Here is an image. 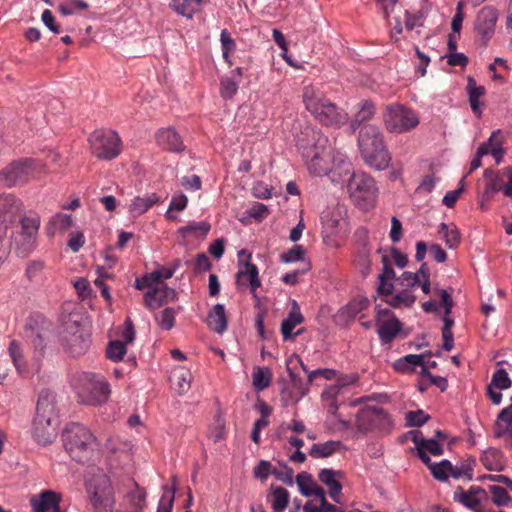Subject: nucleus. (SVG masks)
<instances>
[{
    "instance_id": "obj_22",
    "label": "nucleus",
    "mask_w": 512,
    "mask_h": 512,
    "mask_svg": "<svg viewBox=\"0 0 512 512\" xmlns=\"http://www.w3.org/2000/svg\"><path fill=\"white\" fill-rule=\"evenodd\" d=\"M512 381L505 369H498L492 376L491 383L487 387L488 395L491 401L499 405L502 400V394L495 389L505 390L511 387Z\"/></svg>"
},
{
    "instance_id": "obj_11",
    "label": "nucleus",
    "mask_w": 512,
    "mask_h": 512,
    "mask_svg": "<svg viewBox=\"0 0 512 512\" xmlns=\"http://www.w3.org/2000/svg\"><path fill=\"white\" fill-rule=\"evenodd\" d=\"M93 155L99 159L111 160L121 152V139L115 131L100 129L88 138Z\"/></svg>"
},
{
    "instance_id": "obj_8",
    "label": "nucleus",
    "mask_w": 512,
    "mask_h": 512,
    "mask_svg": "<svg viewBox=\"0 0 512 512\" xmlns=\"http://www.w3.org/2000/svg\"><path fill=\"white\" fill-rule=\"evenodd\" d=\"M19 223L12 233V245L19 256L27 257L36 248L41 220L36 213H30L21 217Z\"/></svg>"
},
{
    "instance_id": "obj_62",
    "label": "nucleus",
    "mask_w": 512,
    "mask_h": 512,
    "mask_svg": "<svg viewBox=\"0 0 512 512\" xmlns=\"http://www.w3.org/2000/svg\"><path fill=\"white\" fill-rule=\"evenodd\" d=\"M397 281L401 286L407 287L406 289H408L417 286L420 283V278L418 277V274L404 272Z\"/></svg>"
},
{
    "instance_id": "obj_29",
    "label": "nucleus",
    "mask_w": 512,
    "mask_h": 512,
    "mask_svg": "<svg viewBox=\"0 0 512 512\" xmlns=\"http://www.w3.org/2000/svg\"><path fill=\"white\" fill-rule=\"evenodd\" d=\"M207 324L211 330L222 334L227 329V317L224 305L216 304L208 314Z\"/></svg>"
},
{
    "instance_id": "obj_14",
    "label": "nucleus",
    "mask_w": 512,
    "mask_h": 512,
    "mask_svg": "<svg viewBox=\"0 0 512 512\" xmlns=\"http://www.w3.org/2000/svg\"><path fill=\"white\" fill-rule=\"evenodd\" d=\"M23 212V203L14 194L4 193L0 196V240L7 234Z\"/></svg>"
},
{
    "instance_id": "obj_23",
    "label": "nucleus",
    "mask_w": 512,
    "mask_h": 512,
    "mask_svg": "<svg viewBox=\"0 0 512 512\" xmlns=\"http://www.w3.org/2000/svg\"><path fill=\"white\" fill-rule=\"evenodd\" d=\"M304 321L300 307L296 300H291V309L281 323V333L285 341L293 339L294 328Z\"/></svg>"
},
{
    "instance_id": "obj_3",
    "label": "nucleus",
    "mask_w": 512,
    "mask_h": 512,
    "mask_svg": "<svg viewBox=\"0 0 512 512\" xmlns=\"http://www.w3.org/2000/svg\"><path fill=\"white\" fill-rule=\"evenodd\" d=\"M73 386L78 403L87 406H101L108 401L111 394L110 384L104 376L97 373L77 374Z\"/></svg>"
},
{
    "instance_id": "obj_17",
    "label": "nucleus",
    "mask_w": 512,
    "mask_h": 512,
    "mask_svg": "<svg viewBox=\"0 0 512 512\" xmlns=\"http://www.w3.org/2000/svg\"><path fill=\"white\" fill-rule=\"evenodd\" d=\"M94 482V489L90 492L92 506L96 510H111L115 500L109 479L105 475H102L97 477Z\"/></svg>"
},
{
    "instance_id": "obj_46",
    "label": "nucleus",
    "mask_w": 512,
    "mask_h": 512,
    "mask_svg": "<svg viewBox=\"0 0 512 512\" xmlns=\"http://www.w3.org/2000/svg\"><path fill=\"white\" fill-rule=\"evenodd\" d=\"M161 284H163V281L160 280L159 275L156 273V271H154L143 276L141 279H137L135 282V287L138 290H143L145 288L151 290L154 287L160 286Z\"/></svg>"
},
{
    "instance_id": "obj_1",
    "label": "nucleus",
    "mask_w": 512,
    "mask_h": 512,
    "mask_svg": "<svg viewBox=\"0 0 512 512\" xmlns=\"http://www.w3.org/2000/svg\"><path fill=\"white\" fill-rule=\"evenodd\" d=\"M305 108L321 124L329 127H340L347 121V113L331 102L317 87L308 85L302 93Z\"/></svg>"
},
{
    "instance_id": "obj_35",
    "label": "nucleus",
    "mask_w": 512,
    "mask_h": 512,
    "mask_svg": "<svg viewBox=\"0 0 512 512\" xmlns=\"http://www.w3.org/2000/svg\"><path fill=\"white\" fill-rule=\"evenodd\" d=\"M438 234L445 241L448 248L454 249L460 244V233L456 226L441 223L439 225Z\"/></svg>"
},
{
    "instance_id": "obj_32",
    "label": "nucleus",
    "mask_w": 512,
    "mask_h": 512,
    "mask_svg": "<svg viewBox=\"0 0 512 512\" xmlns=\"http://www.w3.org/2000/svg\"><path fill=\"white\" fill-rule=\"evenodd\" d=\"M192 375L183 367L173 370L170 381L179 394H183L190 388Z\"/></svg>"
},
{
    "instance_id": "obj_24",
    "label": "nucleus",
    "mask_w": 512,
    "mask_h": 512,
    "mask_svg": "<svg viewBox=\"0 0 512 512\" xmlns=\"http://www.w3.org/2000/svg\"><path fill=\"white\" fill-rule=\"evenodd\" d=\"M296 483L302 495L306 497L315 495L320 498L321 503H323V499H326L324 489L313 481L309 473H299L296 476Z\"/></svg>"
},
{
    "instance_id": "obj_34",
    "label": "nucleus",
    "mask_w": 512,
    "mask_h": 512,
    "mask_svg": "<svg viewBox=\"0 0 512 512\" xmlns=\"http://www.w3.org/2000/svg\"><path fill=\"white\" fill-rule=\"evenodd\" d=\"M269 501L274 512H283L289 503V493L279 486H271Z\"/></svg>"
},
{
    "instance_id": "obj_16",
    "label": "nucleus",
    "mask_w": 512,
    "mask_h": 512,
    "mask_svg": "<svg viewBox=\"0 0 512 512\" xmlns=\"http://www.w3.org/2000/svg\"><path fill=\"white\" fill-rule=\"evenodd\" d=\"M377 333L383 344H389L398 335L402 328L401 322L392 315L387 308H377L376 313Z\"/></svg>"
},
{
    "instance_id": "obj_41",
    "label": "nucleus",
    "mask_w": 512,
    "mask_h": 512,
    "mask_svg": "<svg viewBox=\"0 0 512 512\" xmlns=\"http://www.w3.org/2000/svg\"><path fill=\"white\" fill-rule=\"evenodd\" d=\"M484 177L488 179L485 186V194L503 191V179L498 173L491 169H486L484 171Z\"/></svg>"
},
{
    "instance_id": "obj_55",
    "label": "nucleus",
    "mask_w": 512,
    "mask_h": 512,
    "mask_svg": "<svg viewBox=\"0 0 512 512\" xmlns=\"http://www.w3.org/2000/svg\"><path fill=\"white\" fill-rule=\"evenodd\" d=\"M311 269L310 262H305L303 267L296 269L292 272L286 273L282 276V281L285 284L295 285L299 282L300 276L307 273Z\"/></svg>"
},
{
    "instance_id": "obj_56",
    "label": "nucleus",
    "mask_w": 512,
    "mask_h": 512,
    "mask_svg": "<svg viewBox=\"0 0 512 512\" xmlns=\"http://www.w3.org/2000/svg\"><path fill=\"white\" fill-rule=\"evenodd\" d=\"M429 419L423 410L410 411L406 414L407 425L409 427H420Z\"/></svg>"
},
{
    "instance_id": "obj_50",
    "label": "nucleus",
    "mask_w": 512,
    "mask_h": 512,
    "mask_svg": "<svg viewBox=\"0 0 512 512\" xmlns=\"http://www.w3.org/2000/svg\"><path fill=\"white\" fill-rule=\"evenodd\" d=\"M220 41H221V46H222L223 58L225 59L226 62L230 63L229 57H230V53L235 50V47H236L235 41L230 36L229 32L226 29L222 30L221 35H220Z\"/></svg>"
},
{
    "instance_id": "obj_19",
    "label": "nucleus",
    "mask_w": 512,
    "mask_h": 512,
    "mask_svg": "<svg viewBox=\"0 0 512 512\" xmlns=\"http://www.w3.org/2000/svg\"><path fill=\"white\" fill-rule=\"evenodd\" d=\"M54 420L55 418L35 416L32 426V436L38 444L46 446L53 442L56 437V428L53 425Z\"/></svg>"
},
{
    "instance_id": "obj_10",
    "label": "nucleus",
    "mask_w": 512,
    "mask_h": 512,
    "mask_svg": "<svg viewBox=\"0 0 512 512\" xmlns=\"http://www.w3.org/2000/svg\"><path fill=\"white\" fill-rule=\"evenodd\" d=\"M383 121L386 129L391 133H404L415 128L419 124L417 114L401 105H388L383 114Z\"/></svg>"
},
{
    "instance_id": "obj_30",
    "label": "nucleus",
    "mask_w": 512,
    "mask_h": 512,
    "mask_svg": "<svg viewBox=\"0 0 512 512\" xmlns=\"http://www.w3.org/2000/svg\"><path fill=\"white\" fill-rule=\"evenodd\" d=\"M159 201L160 197L156 193L135 197L129 206V212L133 217L141 216Z\"/></svg>"
},
{
    "instance_id": "obj_59",
    "label": "nucleus",
    "mask_w": 512,
    "mask_h": 512,
    "mask_svg": "<svg viewBox=\"0 0 512 512\" xmlns=\"http://www.w3.org/2000/svg\"><path fill=\"white\" fill-rule=\"evenodd\" d=\"M273 374L268 367H258V391L269 387L272 382Z\"/></svg>"
},
{
    "instance_id": "obj_9",
    "label": "nucleus",
    "mask_w": 512,
    "mask_h": 512,
    "mask_svg": "<svg viewBox=\"0 0 512 512\" xmlns=\"http://www.w3.org/2000/svg\"><path fill=\"white\" fill-rule=\"evenodd\" d=\"M348 191L353 202L362 209L373 206L377 198L374 179L364 172H353L349 178Z\"/></svg>"
},
{
    "instance_id": "obj_54",
    "label": "nucleus",
    "mask_w": 512,
    "mask_h": 512,
    "mask_svg": "<svg viewBox=\"0 0 512 512\" xmlns=\"http://www.w3.org/2000/svg\"><path fill=\"white\" fill-rule=\"evenodd\" d=\"M489 489L492 494V500L497 506H504L511 500L505 488L492 485Z\"/></svg>"
},
{
    "instance_id": "obj_6",
    "label": "nucleus",
    "mask_w": 512,
    "mask_h": 512,
    "mask_svg": "<svg viewBox=\"0 0 512 512\" xmlns=\"http://www.w3.org/2000/svg\"><path fill=\"white\" fill-rule=\"evenodd\" d=\"M321 150L322 149L319 148L314 153L317 154L316 163L320 165L319 167L327 168L324 169L325 171L322 173H318L312 169L311 165L313 163V157L304 158L306 160L308 170L312 175L319 177L330 175L333 182H338L342 174L347 175L350 173L351 163L345 158L344 155L336 152L330 142L327 144V147L323 149L325 152H322Z\"/></svg>"
},
{
    "instance_id": "obj_39",
    "label": "nucleus",
    "mask_w": 512,
    "mask_h": 512,
    "mask_svg": "<svg viewBox=\"0 0 512 512\" xmlns=\"http://www.w3.org/2000/svg\"><path fill=\"white\" fill-rule=\"evenodd\" d=\"M424 363L423 355L409 354L397 360L394 364L396 370L401 372H410L415 366H422Z\"/></svg>"
},
{
    "instance_id": "obj_43",
    "label": "nucleus",
    "mask_w": 512,
    "mask_h": 512,
    "mask_svg": "<svg viewBox=\"0 0 512 512\" xmlns=\"http://www.w3.org/2000/svg\"><path fill=\"white\" fill-rule=\"evenodd\" d=\"M226 435L225 420L221 413H217L214 417V421L209 428V437L214 441L218 442L222 440Z\"/></svg>"
},
{
    "instance_id": "obj_26",
    "label": "nucleus",
    "mask_w": 512,
    "mask_h": 512,
    "mask_svg": "<svg viewBox=\"0 0 512 512\" xmlns=\"http://www.w3.org/2000/svg\"><path fill=\"white\" fill-rule=\"evenodd\" d=\"M485 495V490L481 487L471 486L468 491L459 488V492L454 494V499L470 509H475Z\"/></svg>"
},
{
    "instance_id": "obj_28",
    "label": "nucleus",
    "mask_w": 512,
    "mask_h": 512,
    "mask_svg": "<svg viewBox=\"0 0 512 512\" xmlns=\"http://www.w3.org/2000/svg\"><path fill=\"white\" fill-rule=\"evenodd\" d=\"M59 502L60 497L51 490L42 492L39 501L35 499L31 501L36 512H47L50 509H53L55 512H60Z\"/></svg>"
},
{
    "instance_id": "obj_12",
    "label": "nucleus",
    "mask_w": 512,
    "mask_h": 512,
    "mask_svg": "<svg viewBox=\"0 0 512 512\" xmlns=\"http://www.w3.org/2000/svg\"><path fill=\"white\" fill-rule=\"evenodd\" d=\"M356 425L359 430L368 432L377 430L380 433H389L392 421L389 414L380 407H366L357 414Z\"/></svg>"
},
{
    "instance_id": "obj_36",
    "label": "nucleus",
    "mask_w": 512,
    "mask_h": 512,
    "mask_svg": "<svg viewBox=\"0 0 512 512\" xmlns=\"http://www.w3.org/2000/svg\"><path fill=\"white\" fill-rule=\"evenodd\" d=\"M206 0H171L170 7L178 14L191 18L199 5Z\"/></svg>"
},
{
    "instance_id": "obj_52",
    "label": "nucleus",
    "mask_w": 512,
    "mask_h": 512,
    "mask_svg": "<svg viewBox=\"0 0 512 512\" xmlns=\"http://www.w3.org/2000/svg\"><path fill=\"white\" fill-rule=\"evenodd\" d=\"M209 230H210V224L205 221L191 222L188 225L179 228V232L183 235L190 234V233H193V234L199 233L201 235H206L209 232Z\"/></svg>"
},
{
    "instance_id": "obj_64",
    "label": "nucleus",
    "mask_w": 512,
    "mask_h": 512,
    "mask_svg": "<svg viewBox=\"0 0 512 512\" xmlns=\"http://www.w3.org/2000/svg\"><path fill=\"white\" fill-rule=\"evenodd\" d=\"M337 475H341L340 472H337L333 469H322L320 472H319V480L324 483L325 485H327L328 487L338 483L339 481H337L335 479V477Z\"/></svg>"
},
{
    "instance_id": "obj_20",
    "label": "nucleus",
    "mask_w": 512,
    "mask_h": 512,
    "mask_svg": "<svg viewBox=\"0 0 512 512\" xmlns=\"http://www.w3.org/2000/svg\"><path fill=\"white\" fill-rule=\"evenodd\" d=\"M176 296L177 294L175 290L163 283L160 286L154 287L145 293V306L149 310H155L165 303L174 301Z\"/></svg>"
},
{
    "instance_id": "obj_45",
    "label": "nucleus",
    "mask_w": 512,
    "mask_h": 512,
    "mask_svg": "<svg viewBox=\"0 0 512 512\" xmlns=\"http://www.w3.org/2000/svg\"><path fill=\"white\" fill-rule=\"evenodd\" d=\"M306 249L302 245H294L287 252L281 254L280 259L284 263H293L301 261L302 265L305 261Z\"/></svg>"
},
{
    "instance_id": "obj_44",
    "label": "nucleus",
    "mask_w": 512,
    "mask_h": 512,
    "mask_svg": "<svg viewBox=\"0 0 512 512\" xmlns=\"http://www.w3.org/2000/svg\"><path fill=\"white\" fill-rule=\"evenodd\" d=\"M498 132H493L492 135L489 137L488 141L483 142L480 144V146L477 149V152L472 159L470 163V170L469 173L473 172L474 170L478 169L482 165V157L489 154V145L493 141V139L496 137Z\"/></svg>"
},
{
    "instance_id": "obj_5",
    "label": "nucleus",
    "mask_w": 512,
    "mask_h": 512,
    "mask_svg": "<svg viewBox=\"0 0 512 512\" xmlns=\"http://www.w3.org/2000/svg\"><path fill=\"white\" fill-rule=\"evenodd\" d=\"M293 135L295 138L296 146L301 151L303 158L313 157L312 169L318 173H322L327 169L326 167H319L316 163L317 154L313 153L319 148L324 149L327 147L329 140L322 134L319 129H316L312 125L296 121L293 125ZM325 152V150H321Z\"/></svg>"
},
{
    "instance_id": "obj_2",
    "label": "nucleus",
    "mask_w": 512,
    "mask_h": 512,
    "mask_svg": "<svg viewBox=\"0 0 512 512\" xmlns=\"http://www.w3.org/2000/svg\"><path fill=\"white\" fill-rule=\"evenodd\" d=\"M358 146L364 162L375 170H385L391 161L383 134L380 128L373 124L360 126L358 132Z\"/></svg>"
},
{
    "instance_id": "obj_38",
    "label": "nucleus",
    "mask_w": 512,
    "mask_h": 512,
    "mask_svg": "<svg viewBox=\"0 0 512 512\" xmlns=\"http://www.w3.org/2000/svg\"><path fill=\"white\" fill-rule=\"evenodd\" d=\"M339 446V441H327L325 443L313 444L309 451V455L313 458H326L331 456Z\"/></svg>"
},
{
    "instance_id": "obj_40",
    "label": "nucleus",
    "mask_w": 512,
    "mask_h": 512,
    "mask_svg": "<svg viewBox=\"0 0 512 512\" xmlns=\"http://www.w3.org/2000/svg\"><path fill=\"white\" fill-rule=\"evenodd\" d=\"M355 264L363 276L369 274L371 268L370 249L367 247L366 243H363L359 248Z\"/></svg>"
},
{
    "instance_id": "obj_42",
    "label": "nucleus",
    "mask_w": 512,
    "mask_h": 512,
    "mask_svg": "<svg viewBox=\"0 0 512 512\" xmlns=\"http://www.w3.org/2000/svg\"><path fill=\"white\" fill-rule=\"evenodd\" d=\"M433 477L440 481H446L450 475L451 462L448 460H442L440 463L434 464L429 458V464H426Z\"/></svg>"
},
{
    "instance_id": "obj_57",
    "label": "nucleus",
    "mask_w": 512,
    "mask_h": 512,
    "mask_svg": "<svg viewBox=\"0 0 512 512\" xmlns=\"http://www.w3.org/2000/svg\"><path fill=\"white\" fill-rule=\"evenodd\" d=\"M412 434V440L415 443L420 459L425 463L429 464V456L423 451V446L426 441L422 432L415 430L410 432Z\"/></svg>"
},
{
    "instance_id": "obj_27",
    "label": "nucleus",
    "mask_w": 512,
    "mask_h": 512,
    "mask_svg": "<svg viewBox=\"0 0 512 512\" xmlns=\"http://www.w3.org/2000/svg\"><path fill=\"white\" fill-rule=\"evenodd\" d=\"M36 415L55 418L56 406L54 393L49 390H42L40 392L36 406Z\"/></svg>"
},
{
    "instance_id": "obj_58",
    "label": "nucleus",
    "mask_w": 512,
    "mask_h": 512,
    "mask_svg": "<svg viewBox=\"0 0 512 512\" xmlns=\"http://www.w3.org/2000/svg\"><path fill=\"white\" fill-rule=\"evenodd\" d=\"M370 301L367 297L358 296L354 298L347 306L348 311L352 315H356L359 312L368 308Z\"/></svg>"
},
{
    "instance_id": "obj_18",
    "label": "nucleus",
    "mask_w": 512,
    "mask_h": 512,
    "mask_svg": "<svg viewBox=\"0 0 512 512\" xmlns=\"http://www.w3.org/2000/svg\"><path fill=\"white\" fill-rule=\"evenodd\" d=\"M497 19V10L490 6L483 7L478 12L475 21V31L483 47L487 45L494 34Z\"/></svg>"
},
{
    "instance_id": "obj_47",
    "label": "nucleus",
    "mask_w": 512,
    "mask_h": 512,
    "mask_svg": "<svg viewBox=\"0 0 512 512\" xmlns=\"http://www.w3.org/2000/svg\"><path fill=\"white\" fill-rule=\"evenodd\" d=\"M176 488L164 487L163 495L159 501L157 512H172Z\"/></svg>"
},
{
    "instance_id": "obj_33",
    "label": "nucleus",
    "mask_w": 512,
    "mask_h": 512,
    "mask_svg": "<svg viewBox=\"0 0 512 512\" xmlns=\"http://www.w3.org/2000/svg\"><path fill=\"white\" fill-rule=\"evenodd\" d=\"M481 462L490 471H501L504 467L502 453L495 448L483 452Z\"/></svg>"
},
{
    "instance_id": "obj_37",
    "label": "nucleus",
    "mask_w": 512,
    "mask_h": 512,
    "mask_svg": "<svg viewBox=\"0 0 512 512\" xmlns=\"http://www.w3.org/2000/svg\"><path fill=\"white\" fill-rule=\"evenodd\" d=\"M415 300V295H413L409 289H403L402 291L391 296L390 298L384 299V301L388 305L394 308L410 307L413 305Z\"/></svg>"
},
{
    "instance_id": "obj_63",
    "label": "nucleus",
    "mask_w": 512,
    "mask_h": 512,
    "mask_svg": "<svg viewBox=\"0 0 512 512\" xmlns=\"http://www.w3.org/2000/svg\"><path fill=\"white\" fill-rule=\"evenodd\" d=\"M383 270L382 273L378 276L379 281H390L395 279L396 274L394 269L390 265V260L388 256L382 257Z\"/></svg>"
},
{
    "instance_id": "obj_7",
    "label": "nucleus",
    "mask_w": 512,
    "mask_h": 512,
    "mask_svg": "<svg viewBox=\"0 0 512 512\" xmlns=\"http://www.w3.org/2000/svg\"><path fill=\"white\" fill-rule=\"evenodd\" d=\"M42 167L41 162L33 158L12 161L0 170V185L6 188L23 186L40 173Z\"/></svg>"
},
{
    "instance_id": "obj_21",
    "label": "nucleus",
    "mask_w": 512,
    "mask_h": 512,
    "mask_svg": "<svg viewBox=\"0 0 512 512\" xmlns=\"http://www.w3.org/2000/svg\"><path fill=\"white\" fill-rule=\"evenodd\" d=\"M155 140L159 147L170 152H182L185 149L181 136L173 127L159 129Z\"/></svg>"
},
{
    "instance_id": "obj_51",
    "label": "nucleus",
    "mask_w": 512,
    "mask_h": 512,
    "mask_svg": "<svg viewBox=\"0 0 512 512\" xmlns=\"http://www.w3.org/2000/svg\"><path fill=\"white\" fill-rule=\"evenodd\" d=\"M374 114L375 105L370 101H364L355 116L354 122L360 125L361 123L370 120Z\"/></svg>"
},
{
    "instance_id": "obj_49",
    "label": "nucleus",
    "mask_w": 512,
    "mask_h": 512,
    "mask_svg": "<svg viewBox=\"0 0 512 512\" xmlns=\"http://www.w3.org/2000/svg\"><path fill=\"white\" fill-rule=\"evenodd\" d=\"M9 354L18 372L22 373L25 370V363L22 359L20 344L16 340L10 342Z\"/></svg>"
},
{
    "instance_id": "obj_25",
    "label": "nucleus",
    "mask_w": 512,
    "mask_h": 512,
    "mask_svg": "<svg viewBox=\"0 0 512 512\" xmlns=\"http://www.w3.org/2000/svg\"><path fill=\"white\" fill-rule=\"evenodd\" d=\"M468 96H469V104L473 111V113L477 117H481L482 115V103L480 102V98H482L485 93L484 86H478L473 77L469 76L467 78V87H466Z\"/></svg>"
},
{
    "instance_id": "obj_13",
    "label": "nucleus",
    "mask_w": 512,
    "mask_h": 512,
    "mask_svg": "<svg viewBox=\"0 0 512 512\" xmlns=\"http://www.w3.org/2000/svg\"><path fill=\"white\" fill-rule=\"evenodd\" d=\"M252 253L247 250L238 252V271L236 273V288L239 292L250 291L256 297V265L251 262Z\"/></svg>"
},
{
    "instance_id": "obj_15",
    "label": "nucleus",
    "mask_w": 512,
    "mask_h": 512,
    "mask_svg": "<svg viewBox=\"0 0 512 512\" xmlns=\"http://www.w3.org/2000/svg\"><path fill=\"white\" fill-rule=\"evenodd\" d=\"M61 341L73 357L85 353L90 343L89 335L76 321L66 324L65 330L61 334Z\"/></svg>"
},
{
    "instance_id": "obj_53",
    "label": "nucleus",
    "mask_w": 512,
    "mask_h": 512,
    "mask_svg": "<svg viewBox=\"0 0 512 512\" xmlns=\"http://www.w3.org/2000/svg\"><path fill=\"white\" fill-rule=\"evenodd\" d=\"M175 310L173 308H165L156 320L158 324L165 330H170L175 324Z\"/></svg>"
},
{
    "instance_id": "obj_60",
    "label": "nucleus",
    "mask_w": 512,
    "mask_h": 512,
    "mask_svg": "<svg viewBox=\"0 0 512 512\" xmlns=\"http://www.w3.org/2000/svg\"><path fill=\"white\" fill-rule=\"evenodd\" d=\"M187 203H188V199L186 197V195L184 194H180V195H177V196H173L171 202H170V206H169V210L168 212L166 213V217L168 219H175L176 217L172 216L170 214V210H177V211H182L186 208L187 206Z\"/></svg>"
},
{
    "instance_id": "obj_61",
    "label": "nucleus",
    "mask_w": 512,
    "mask_h": 512,
    "mask_svg": "<svg viewBox=\"0 0 512 512\" xmlns=\"http://www.w3.org/2000/svg\"><path fill=\"white\" fill-rule=\"evenodd\" d=\"M51 224L59 230H67L72 226L73 220L71 215L59 213L52 218Z\"/></svg>"
},
{
    "instance_id": "obj_48",
    "label": "nucleus",
    "mask_w": 512,
    "mask_h": 512,
    "mask_svg": "<svg viewBox=\"0 0 512 512\" xmlns=\"http://www.w3.org/2000/svg\"><path fill=\"white\" fill-rule=\"evenodd\" d=\"M107 357L113 361H120L126 354V345L122 341H111L107 347Z\"/></svg>"
},
{
    "instance_id": "obj_4",
    "label": "nucleus",
    "mask_w": 512,
    "mask_h": 512,
    "mask_svg": "<svg viewBox=\"0 0 512 512\" xmlns=\"http://www.w3.org/2000/svg\"><path fill=\"white\" fill-rule=\"evenodd\" d=\"M62 438L66 451L73 460L79 463L88 462L97 447L96 438L85 426L79 423L67 425Z\"/></svg>"
},
{
    "instance_id": "obj_31",
    "label": "nucleus",
    "mask_w": 512,
    "mask_h": 512,
    "mask_svg": "<svg viewBox=\"0 0 512 512\" xmlns=\"http://www.w3.org/2000/svg\"><path fill=\"white\" fill-rule=\"evenodd\" d=\"M505 435L512 438V412H510V409L501 410L494 425V436L496 438Z\"/></svg>"
}]
</instances>
